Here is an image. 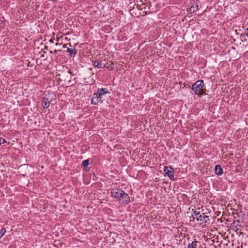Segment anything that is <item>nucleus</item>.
I'll list each match as a JSON object with an SVG mask.
<instances>
[{
    "instance_id": "obj_21",
    "label": "nucleus",
    "mask_w": 248,
    "mask_h": 248,
    "mask_svg": "<svg viewBox=\"0 0 248 248\" xmlns=\"http://www.w3.org/2000/svg\"><path fill=\"white\" fill-rule=\"evenodd\" d=\"M60 44L59 43H56V46H59Z\"/></svg>"
},
{
    "instance_id": "obj_12",
    "label": "nucleus",
    "mask_w": 248,
    "mask_h": 248,
    "mask_svg": "<svg viewBox=\"0 0 248 248\" xmlns=\"http://www.w3.org/2000/svg\"><path fill=\"white\" fill-rule=\"evenodd\" d=\"M42 105L44 108H47L49 107V104L46 100V99H44L42 101Z\"/></svg>"
},
{
    "instance_id": "obj_13",
    "label": "nucleus",
    "mask_w": 248,
    "mask_h": 248,
    "mask_svg": "<svg viewBox=\"0 0 248 248\" xmlns=\"http://www.w3.org/2000/svg\"><path fill=\"white\" fill-rule=\"evenodd\" d=\"M201 215V214H200V212H197L195 211L193 213V216L194 218H196L197 219V220L198 221V218H199L198 217V216H199V215Z\"/></svg>"
},
{
    "instance_id": "obj_2",
    "label": "nucleus",
    "mask_w": 248,
    "mask_h": 248,
    "mask_svg": "<svg viewBox=\"0 0 248 248\" xmlns=\"http://www.w3.org/2000/svg\"><path fill=\"white\" fill-rule=\"evenodd\" d=\"M204 86L202 80H199L192 85V90L197 95H203L202 90Z\"/></svg>"
},
{
    "instance_id": "obj_1",
    "label": "nucleus",
    "mask_w": 248,
    "mask_h": 248,
    "mask_svg": "<svg viewBox=\"0 0 248 248\" xmlns=\"http://www.w3.org/2000/svg\"><path fill=\"white\" fill-rule=\"evenodd\" d=\"M111 196L118 201H122L124 204H128L130 202V197L122 189L114 188L111 190Z\"/></svg>"
},
{
    "instance_id": "obj_17",
    "label": "nucleus",
    "mask_w": 248,
    "mask_h": 248,
    "mask_svg": "<svg viewBox=\"0 0 248 248\" xmlns=\"http://www.w3.org/2000/svg\"><path fill=\"white\" fill-rule=\"evenodd\" d=\"M68 45L69 46H72L71 44H70V43H68V44H64V45H63V47L64 48H67V46H68Z\"/></svg>"
},
{
    "instance_id": "obj_14",
    "label": "nucleus",
    "mask_w": 248,
    "mask_h": 248,
    "mask_svg": "<svg viewBox=\"0 0 248 248\" xmlns=\"http://www.w3.org/2000/svg\"><path fill=\"white\" fill-rule=\"evenodd\" d=\"M82 164L85 167L88 166L89 164V160L86 159L83 161Z\"/></svg>"
},
{
    "instance_id": "obj_9",
    "label": "nucleus",
    "mask_w": 248,
    "mask_h": 248,
    "mask_svg": "<svg viewBox=\"0 0 248 248\" xmlns=\"http://www.w3.org/2000/svg\"><path fill=\"white\" fill-rule=\"evenodd\" d=\"M198 242L194 239L191 243H189L187 246V248H197V243Z\"/></svg>"
},
{
    "instance_id": "obj_6",
    "label": "nucleus",
    "mask_w": 248,
    "mask_h": 248,
    "mask_svg": "<svg viewBox=\"0 0 248 248\" xmlns=\"http://www.w3.org/2000/svg\"><path fill=\"white\" fill-rule=\"evenodd\" d=\"M223 170L220 165H217L215 166V171L217 175H220L222 174Z\"/></svg>"
},
{
    "instance_id": "obj_18",
    "label": "nucleus",
    "mask_w": 248,
    "mask_h": 248,
    "mask_svg": "<svg viewBox=\"0 0 248 248\" xmlns=\"http://www.w3.org/2000/svg\"><path fill=\"white\" fill-rule=\"evenodd\" d=\"M49 41L51 43H53L54 42L53 40L52 39H50Z\"/></svg>"
},
{
    "instance_id": "obj_8",
    "label": "nucleus",
    "mask_w": 248,
    "mask_h": 248,
    "mask_svg": "<svg viewBox=\"0 0 248 248\" xmlns=\"http://www.w3.org/2000/svg\"><path fill=\"white\" fill-rule=\"evenodd\" d=\"M67 52L69 53L71 57H75L77 54V50L75 47L73 48H67Z\"/></svg>"
},
{
    "instance_id": "obj_16",
    "label": "nucleus",
    "mask_w": 248,
    "mask_h": 248,
    "mask_svg": "<svg viewBox=\"0 0 248 248\" xmlns=\"http://www.w3.org/2000/svg\"><path fill=\"white\" fill-rule=\"evenodd\" d=\"M7 141L3 138H0V145L1 144H3L4 143H6Z\"/></svg>"
},
{
    "instance_id": "obj_4",
    "label": "nucleus",
    "mask_w": 248,
    "mask_h": 248,
    "mask_svg": "<svg viewBox=\"0 0 248 248\" xmlns=\"http://www.w3.org/2000/svg\"><path fill=\"white\" fill-rule=\"evenodd\" d=\"M101 98V97L98 95V93H94L93 98L91 100L92 104L93 105H97L99 102H102Z\"/></svg>"
},
{
    "instance_id": "obj_19",
    "label": "nucleus",
    "mask_w": 248,
    "mask_h": 248,
    "mask_svg": "<svg viewBox=\"0 0 248 248\" xmlns=\"http://www.w3.org/2000/svg\"><path fill=\"white\" fill-rule=\"evenodd\" d=\"M202 93H203V94H206L205 92L203 91V89L202 90Z\"/></svg>"
},
{
    "instance_id": "obj_3",
    "label": "nucleus",
    "mask_w": 248,
    "mask_h": 248,
    "mask_svg": "<svg viewBox=\"0 0 248 248\" xmlns=\"http://www.w3.org/2000/svg\"><path fill=\"white\" fill-rule=\"evenodd\" d=\"M164 171L170 180H174V171L171 166L166 167L164 169Z\"/></svg>"
},
{
    "instance_id": "obj_11",
    "label": "nucleus",
    "mask_w": 248,
    "mask_h": 248,
    "mask_svg": "<svg viewBox=\"0 0 248 248\" xmlns=\"http://www.w3.org/2000/svg\"><path fill=\"white\" fill-rule=\"evenodd\" d=\"M198 9V5H192L189 8V11L191 13H194V12L196 11Z\"/></svg>"
},
{
    "instance_id": "obj_5",
    "label": "nucleus",
    "mask_w": 248,
    "mask_h": 248,
    "mask_svg": "<svg viewBox=\"0 0 248 248\" xmlns=\"http://www.w3.org/2000/svg\"><path fill=\"white\" fill-rule=\"evenodd\" d=\"M198 217L199 218H198V221H200L202 223H206L207 220H209V217L205 215L204 213L201 214Z\"/></svg>"
},
{
    "instance_id": "obj_10",
    "label": "nucleus",
    "mask_w": 248,
    "mask_h": 248,
    "mask_svg": "<svg viewBox=\"0 0 248 248\" xmlns=\"http://www.w3.org/2000/svg\"><path fill=\"white\" fill-rule=\"evenodd\" d=\"M93 65L98 68H101V64L98 61H93Z\"/></svg>"
},
{
    "instance_id": "obj_22",
    "label": "nucleus",
    "mask_w": 248,
    "mask_h": 248,
    "mask_svg": "<svg viewBox=\"0 0 248 248\" xmlns=\"http://www.w3.org/2000/svg\"><path fill=\"white\" fill-rule=\"evenodd\" d=\"M57 51L56 50H55L54 52L55 53H57Z\"/></svg>"
},
{
    "instance_id": "obj_15",
    "label": "nucleus",
    "mask_w": 248,
    "mask_h": 248,
    "mask_svg": "<svg viewBox=\"0 0 248 248\" xmlns=\"http://www.w3.org/2000/svg\"><path fill=\"white\" fill-rule=\"evenodd\" d=\"M6 232V230L5 228H3L1 229L0 232V239L4 235Z\"/></svg>"
},
{
    "instance_id": "obj_20",
    "label": "nucleus",
    "mask_w": 248,
    "mask_h": 248,
    "mask_svg": "<svg viewBox=\"0 0 248 248\" xmlns=\"http://www.w3.org/2000/svg\"><path fill=\"white\" fill-rule=\"evenodd\" d=\"M247 33H245V34H247V36H248V28L247 29Z\"/></svg>"
},
{
    "instance_id": "obj_7",
    "label": "nucleus",
    "mask_w": 248,
    "mask_h": 248,
    "mask_svg": "<svg viewBox=\"0 0 248 248\" xmlns=\"http://www.w3.org/2000/svg\"><path fill=\"white\" fill-rule=\"evenodd\" d=\"M98 93V95L101 97L104 94L109 93L107 88H102L99 89L97 92Z\"/></svg>"
}]
</instances>
